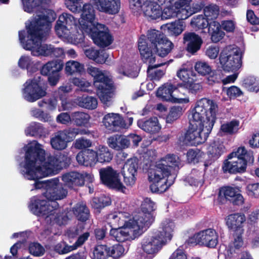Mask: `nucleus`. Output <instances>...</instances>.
Returning a JSON list of instances; mask_svg holds the SVG:
<instances>
[{"instance_id":"obj_1","label":"nucleus","mask_w":259,"mask_h":259,"mask_svg":"<svg viewBox=\"0 0 259 259\" xmlns=\"http://www.w3.org/2000/svg\"><path fill=\"white\" fill-rule=\"evenodd\" d=\"M51 21L47 15H40L38 18L26 25L25 30L19 31V39L23 48L31 51L34 56L63 58L65 52L61 48H55L51 45L42 44V40L49 35Z\"/></svg>"},{"instance_id":"obj_2","label":"nucleus","mask_w":259,"mask_h":259,"mask_svg":"<svg viewBox=\"0 0 259 259\" xmlns=\"http://www.w3.org/2000/svg\"><path fill=\"white\" fill-rule=\"evenodd\" d=\"M218 109L212 100L202 98L196 102L189 116V128L183 140L186 144L196 146L207 140L215 122Z\"/></svg>"},{"instance_id":"obj_3","label":"nucleus","mask_w":259,"mask_h":259,"mask_svg":"<svg viewBox=\"0 0 259 259\" xmlns=\"http://www.w3.org/2000/svg\"><path fill=\"white\" fill-rule=\"evenodd\" d=\"M26 147L24 162L21 174L25 179L35 181V189L44 188L46 191L51 179L44 181H39L41 178L52 175L47 174V170L45 169L43 166L42 163L45 160V151L40 147L39 144L34 146L30 145Z\"/></svg>"},{"instance_id":"obj_4","label":"nucleus","mask_w":259,"mask_h":259,"mask_svg":"<svg viewBox=\"0 0 259 259\" xmlns=\"http://www.w3.org/2000/svg\"><path fill=\"white\" fill-rule=\"evenodd\" d=\"M179 164L174 154L167 155L156 163L153 174L149 177L152 193H163L174 184L175 177L171 174V170L178 169Z\"/></svg>"},{"instance_id":"obj_5","label":"nucleus","mask_w":259,"mask_h":259,"mask_svg":"<svg viewBox=\"0 0 259 259\" xmlns=\"http://www.w3.org/2000/svg\"><path fill=\"white\" fill-rule=\"evenodd\" d=\"M146 39L140 38L138 41L139 52L141 47H145L146 52H151L155 56L157 54L161 57L167 56L174 48L172 42L168 40L165 35L159 30L151 29L148 31Z\"/></svg>"},{"instance_id":"obj_6","label":"nucleus","mask_w":259,"mask_h":259,"mask_svg":"<svg viewBox=\"0 0 259 259\" xmlns=\"http://www.w3.org/2000/svg\"><path fill=\"white\" fill-rule=\"evenodd\" d=\"M175 227V223L171 220L166 219L163 221L158 230L154 232L152 236L143 239V250L149 254L157 253L167 240L171 239Z\"/></svg>"},{"instance_id":"obj_7","label":"nucleus","mask_w":259,"mask_h":259,"mask_svg":"<svg viewBox=\"0 0 259 259\" xmlns=\"http://www.w3.org/2000/svg\"><path fill=\"white\" fill-rule=\"evenodd\" d=\"M253 161V152L247 150L245 147H239L227 156L223 162L222 169L225 174H242L246 171L247 164H252Z\"/></svg>"},{"instance_id":"obj_8","label":"nucleus","mask_w":259,"mask_h":259,"mask_svg":"<svg viewBox=\"0 0 259 259\" xmlns=\"http://www.w3.org/2000/svg\"><path fill=\"white\" fill-rule=\"evenodd\" d=\"M87 72L93 77V84L100 101L107 104L113 98L115 90L113 81L96 67H88Z\"/></svg>"},{"instance_id":"obj_9","label":"nucleus","mask_w":259,"mask_h":259,"mask_svg":"<svg viewBox=\"0 0 259 259\" xmlns=\"http://www.w3.org/2000/svg\"><path fill=\"white\" fill-rule=\"evenodd\" d=\"M219 60L223 69L226 72L236 71L242 66V54L238 48L226 47L221 51Z\"/></svg>"},{"instance_id":"obj_10","label":"nucleus","mask_w":259,"mask_h":259,"mask_svg":"<svg viewBox=\"0 0 259 259\" xmlns=\"http://www.w3.org/2000/svg\"><path fill=\"white\" fill-rule=\"evenodd\" d=\"M48 186V188L43 193V195L54 209H57L59 207L57 201L65 198L68 194V190L64 188L63 184L60 183L59 179L57 178L51 179Z\"/></svg>"},{"instance_id":"obj_11","label":"nucleus","mask_w":259,"mask_h":259,"mask_svg":"<svg viewBox=\"0 0 259 259\" xmlns=\"http://www.w3.org/2000/svg\"><path fill=\"white\" fill-rule=\"evenodd\" d=\"M86 30H84L88 33L94 43L100 48H104L110 46L113 42V37L109 33V29L105 25L96 23V25L88 28L85 26Z\"/></svg>"},{"instance_id":"obj_12","label":"nucleus","mask_w":259,"mask_h":259,"mask_svg":"<svg viewBox=\"0 0 259 259\" xmlns=\"http://www.w3.org/2000/svg\"><path fill=\"white\" fill-rule=\"evenodd\" d=\"M218 234L213 229H206L194 234L188 240L189 244L200 245L210 248H215L218 244Z\"/></svg>"},{"instance_id":"obj_13","label":"nucleus","mask_w":259,"mask_h":259,"mask_svg":"<svg viewBox=\"0 0 259 259\" xmlns=\"http://www.w3.org/2000/svg\"><path fill=\"white\" fill-rule=\"evenodd\" d=\"M46 90L35 78L27 79L23 84L22 97L28 102H34L46 96Z\"/></svg>"},{"instance_id":"obj_14","label":"nucleus","mask_w":259,"mask_h":259,"mask_svg":"<svg viewBox=\"0 0 259 259\" xmlns=\"http://www.w3.org/2000/svg\"><path fill=\"white\" fill-rule=\"evenodd\" d=\"M46 157L43 162L45 169L47 170V174H55L58 171L66 168L71 163V158L67 152L59 153L55 156L50 155Z\"/></svg>"},{"instance_id":"obj_15","label":"nucleus","mask_w":259,"mask_h":259,"mask_svg":"<svg viewBox=\"0 0 259 259\" xmlns=\"http://www.w3.org/2000/svg\"><path fill=\"white\" fill-rule=\"evenodd\" d=\"M99 175L103 184L110 188L125 193L126 188L120 182L119 173L112 167L107 166L100 168Z\"/></svg>"},{"instance_id":"obj_16","label":"nucleus","mask_w":259,"mask_h":259,"mask_svg":"<svg viewBox=\"0 0 259 259\" xmlns=\"http://www.w3.org/2000/svg\"><path fill=\"white\" fill-rule=\"evenodd\" d=\"M145 50V47H141L140 56L143 62L148 64L147 70V75L151 80H159L165 73L163 70H155V69L165 65L166 63L154 64L156 61L155 56H153L151 52H146Z\"/></svg>"},{"instance_id":"obj_17","label":"nucleus","mask_w":259,"mask_h":259,"mask_svg":"<svg viewBox=\"0 0 259 259\" xmlns=\"http://www.w3.org/2000/svg\"><path fill=\"white\" fill-rule=\"evenodd\" d=\"M153 214H146L142 211L135 214L132 218L124 222V227L133 229L134 231H137L141 234L143 230H147L154 221Z\"/></svg>"},{"instance_id":"obj_18","label":"nucleus","mask_w":259,"mask_h":259,"mask_svg":"<svg viewBox=\"0 0 259 259\" xmlns=\"http://www.w3.org/2000/svg\"><path fill=\"white\" fill-rule=\"evenodd\" d=\"M177 76L181 82L179 81V89L186 90L189 93L196 94L202 90V85L200 83L197 82L191 76L192 71L187 69H181L177 71Z\"/></svg>"},{"instance_id":"obj_19","label":"nucleus","mask_w":259,"mask_h":259,"mask_svg":"<svg viewBox=\"0 0 259 259\" xmlns=\"http://www.w3.org/2000/svg\"><path fill=\"white\" fill-rule=\"evenodd\" d=\"M64 62L60 59L49 61L40 69V73L48 76V82L51 86L56 85L60 78V72L63 69Z\"/></svg>"},{"instance_id":"obj_20","label":"nucleus","mask_w":259,"mask_h":259,"mask_svg":"<svg viewBox=\"0 0 259 259\" xmlns=\"http://www.w3.org/2000/svg\"><path fill=\"white\" fill-rule=\"evenodd\" d=\"M179 81L175 78L159 87L156 92V96L163 101H171L175 103L188 102V99H178L173 96L172 93L175 91L179 92Z\"/></svg>"},{"instance_id":"obj_21","label":"nucleus","mask_w":259,"mask_h":259,"mask_svg":"<svg viewBox=\"0 0 259 259\" xmlns=\"http://www.w3.org/2000/svg\"><path fill=\"white\" fill-rule=\"evenodd\" d=\"M138 163V159L134 157L128 158L123 165L121 174L123 177V181L127 186H132L135 184L139 167Z\"/></svg>"},{"instance_id":"obj_22","label":"nucleus","mask_w":259,"mask_h":259,"mask_svg":"<svg viewBox=\"0 0 259 259\" xmlns=\"http://www.w3.org/2000/svg\"><path fill=\"white\" fill-rule=\"evenodd\" d=\"M28 206L33 214L41 217H48L55 210L48 200L40 199L37 196L31 199Z\"/></svg>"},{"instance_id":"obj_23","label":"nucleus","mask_w":259,"mask_h":259,"mask_svg":"<svg viewBox=\"0 0 259 259\" xmlns=\"http://www.w3.org/2000/svg\"><path fill=\"white\" fill-rule=\"evenodd\" d=\"M75 24V20L72 15L63 13L59 17L56 22L55 31L59 37H66Z\"/></svg>"},{"instance_id":"obj_24","label":"nucleus","mask_w":259,"mask_h":259,"mask_svg":"<svg viewBox=\"0 0 259 259\" xmlns=\"http://www.w3.org/2000/svg\"><path fill=\"white\" fill-rule=\"evenodd\" d=\"M183 43L186 46V50L192 55L198 52L203 45L202 37L194 32H186L183 34Z\"/></svg>"},{"instance_id":"obj_25","label":"nucleus","mask_w":259,"mask_h":259,"mask_svg":"<svg viewBox=\"0 0 259 259\" xmlns=\"http://www.w3.org/2000/svg\"><path fill=\"white\" fill-rule=\"evenodd\" d=\"M96 8L100 12L109 15L117 14L120 9V0H92Z\"/></svg>"},{"instance_id":"obj_26","label":"nucleus","mask_w":259,"mask_h":259,"mask_svg":"<svg viewBox=\"0 0 259 259\" xmlns=\"http://www.w3.org/2000/svg\"><path fill=\"white\" fill-rule=\"evenodd\" d=\"M103 122L110 132H114L125 128L126 123L123 118L119 114L108 113L105 115Z\"/></svg>"},{"instance_id":"obj_27","label":"nucleus","mask_w":259,"mask_h":259,"mask_svg":"<svg viewBox=\"0 0 259 259\" xmlns=\"http://www.w3.org/2000/svg\"><path fill=\"white\" fill-rule=\"evenodd\" d=\"M81 20L79 22L81 27L83 30H86L85 26L89 28L96 25L95 22V13L93 6L91 4L83 5L81 14Z\"/></svg>"},{"instance_id":"obj_28","label":"nucleus","mask_w":259,"mask_h":259,"mask_svg":"<svg viewBox=\"0 0 259 259\" xmlns=\"http://www.w3.org/2000/svg\"><path fill=\"white\" fill-rule=\"evenodd\" d=\"M62 180L64 185L70 189L83 186V175L77 171H72L63 174Z\"/></svg>"},{"instance_id":"obj_29","label":"nucleus","mask_w":259,"mask_h":259,"mask_svg":"<svg viewBox=\"0 0 259 259\" xmlns=\"http://www.w3.org/2000/svg\"><path fill=\"white\" fill-rule=\"evenodd\" d=\"M246 217L243 213H234L228 216L226 224L234 232H244Z\"/></svg>"},{"instance_id":"obj_30","label":"nucleus","mask_w":259,"mask_h":259,"mask_svg":"<svg viewBox=\"0 0 259 259\" xmlns=\"http://www.w3.org/2000/svg\"><path fill=\"white\" fill-rule=\"evenodd\" d=\"M219 196H224L235 205H240L244 203L242 195L238 193L235 188L231 186L222 187L220 190Z\"/></svg>"},{"instance_id":"obj_31","label":"nucleus","mask_w":259,"mask_h":259,"mask_svg":"<svg viewBox=\"0 0 259 259\" xmlns=\"http://www.w3.org/2000/svg\"><path fill=\"white\" fill-rule=\"evenodd\" d=\"M137 124L140 128L150 134H156L161 130V126L156 117L141 119L138 121Z\"/></svg>"},{"instance_id":"obj_32","label":"nucleus","mask_w":259,"mask_h":259,"mask_svg":"<svg viewBox=\"0 0 259 259\" xmlns=\"http://www.w3.org/2000/svg\"><path fill=\"white\" fill-rule=\"evenodd\" d=\"M141 7L144 15L152 20H156L162 15L161 6L152 0H146Z\"/></svg>"},{"instance_id":"obj_33","label":"nucleus","mask_w":259,"mask_h":259,"mask_svg":"<svg viewBox=\"0 0 259 259\" xmlns=\"http://www.w3.org/2000/svg\"><path fill=\"white\" fill-rule=\"evenodd\" d=\"M76 159L79 164L85 166H92L97 161L95 151L90 149H85L78 152Z\"/></svg>"},{"instance_id":"obj_34","label":"nucleus","mask_w":259,"mask_h":259,"mask_svg":"<svg viewBox=\"0 0 259 259\" xmlns=\"http://www.w3.org/2000/svg\"><path fill=\"white\" fill-rule=\"evenodd\" d=\"M72 211L75 219L81 223L86 222L91 217L89 208L86 203L82 201L75 204L72 208Z\"/></svg>"},{"instance_id":"obj_35","label":"nucleus","mask_w":259,"mask_h":259,"mask_svg":"<svg viewBox=\"0 0 259 259\" xmlns=\"http://www.w3.org/2000/svg\"><path fill=\"white\" fill-rule=\"evenodd\" d=\"M183 24V20L179 19L171 23L163 24L161 29L168 35L177 36L184 30L185 27Z\"/></svg>"},{"instance_id":"obj_36","label":"nucleus","mask_w":259,"mask_h":259,"mask_svg":"<svg viewBox=\"0 0 259 259\" xmlns=\"http://www.w3.org/2000/svg\"><path fill=\"white\" fill-rule=\"evenodd\" d=\"M110 223H111V227L109 229V236L112 239L119 242H123L128 240L129 233L125 231L127 228L124 227V224L122 227L118 225V227L116 228L114 227L112 221H110Z\"/></svg>"},{"instance_id":"obj_37","label":"nucleus","mask_w":259,"mask_h":259,"mask_svg":"<svg viewBox=\"0 0 259 259\" xmlns=\"http://www.w3.org/2000/svg\"><path fill=\"white\" fill-rule=\"evenodd\" d=\"M225 150V147L223 142L215 140L210 144L207 153L210 160L214 161L224 153Z\"/></svg>"},{"instance_id":"obj_38","label":"nucleus","mask_w":259,"mask_h":259,"mask_svg":"<svg viewBox=\"0 0 259 259\" xmlns=\"http://www.w3.org/2000/svg\"><path fill=\"white\" fill-rule=\"evenodd\" d=\"M74 102L79 107L88 110L95 109L98 106L97 99L87 95L77 97Z\"/></svg>"},{"instance_id":"obj_39","label":"nucleus","mask_w":259,"mask_h":259,"mask_svg":"<svg viewBox=\"0 0 259 259\" xmlns=\"http://www.w3.org/2000/svg\"><path fill=\"white\" fill-rule=\"evenodd\" d=\"M107 142L110 148L117 151L128 148V141L126 137L124 135H114L108 139Z\"/></svg>"},{"instance_id":"obj_40","label":"nucleus","mask_w":259,"mask_h":259,"mask_svg":"<svg viewBox=\"0 0 259 259\" xmlns=\"http://www.w3.org/2000/svg\"><path fill=\"white\" fill-rule=\"evenodd\" d=\"M84 54L90 59L99 64H103L108 57V55L104 50H96L90 48L84 51Z\"/></svg>"},{"instance_id":"obj_41","label":"nucleus","mask_w":259,"mask_h":259,"mask_svg":"<svg viewBox=\"0 0 259 259\" xmlns=\"http://www.w3.org/2000/svg\"><path fill=\"white\" fill-rule=\"evenodd\" d=\"M208 32L210 35L211 40L214 43L218 42L222 39L225 34L222 30L220 23L218 21L210 22Z\"/></svg>"},{"instance_id":"obj_42","label":"nucleus","mask_w":259,"mask_h":259,"mask_svg":"<svg viewBox=\"0 0 259 259\" xmlns=\"http://www.w3.org/2000/svg\"><path fill=\"white\" fill-rule=\"evenodd\" d=\"M65 72L67 75H81L84 72V65L76 61H68L65 64Z\"/></svg>"},{"instance_id":"obj_43","label":"nucleus","mask_w":259,"mask_h":259,"mask_svg":"<svg viewBox=\"0 0 259 259\" xmlns=\"http://www.w3.org/2000/svg\"><path fill=\"white\" fill-rule=\"evenodd\" d=\"M27 136L36 138L45 137L47 134V130L43 126L41 123L34 122H32L25 130Z\"/></svg>"},{"instance_id":"obj_44","label":"nucleus","mask_w":259,"mask_h":259,"mask_svg":"<svg viewBox=\"0 0 259 259\" xmlns=\"http://www.w3.org/2000/svg\"><path fill=\"white\" fill-rule=\"evenodd\" d=\"M50 143L52 147L57 150H63L68 146V142L60 131L56 133L51 138Z\"/></svg>"},{"instance_id":"obj_45","label":"nucleus","mask_w":259,"mask_h":259,"mask_svg":"<svg viewBox=\"0 0 259 259\" xmlns=\"http://www.w3.org/2000/svg\"><path fill=\"white\" fill-rule=\"evenodd\" d=\"M194 68L199 74L203 76L212 73V75H210L208 78V81L212 82H215L217 81V76L214 75V73L212 72L211 67L207 63L202 61L197 62Z\"/></svg>"},{"instance_id":"obj_46","label":"nucleus","mask_w":259,"mask_h":259,"mask_svg":"<svg viewBox=\"0 0 259 259\" xmlns=\"http://www.w3.org/2000/svg\"><path fill=\"white\" fill-rule=\"evenodd\" d=\"M97 161L100 163L110 162L113 158V154L108 147L104 145H99L95 151Z\"/></svg>"},{"instance_id":"obj_47","label":"nucleus","mask_w":259,"mask_h":259,"mask_svg":"<svg viewBox=\"0 0 259 259\" xmlns=\"http://www.w3.org/2000/svg\"><path fill=\"white\" fill-rule=\"evenodd\" d=\"M72 122L77 126L87 127L90 123V115L85 112L76 111L71 113Z\"/></svg>"},{"instance_id":"obj_48","label":"nucleus","mask_w":259,"mask_h":259,"mask_svg":"<svg viewBox=\"0 0 259 259\" xmlns=\"http://www.w3.org/2000/svg\"><path fill=\"white\" fill-rule=\"evenodd\" d=\"M239 125V121L234 119L222 124L220 132L225 135H233L238 133Z\"/></svg>"},{"instance_id":"obj_49","label":"nucleus","mask_w":259,"mask_h":259,"mask_svg":"<svg viewBox=\"0 0 259 259\" xmlns=\"http://www.w3.org/2000/svg\"><path fill=\"white\" fill-rule=\"evenodd\" d=\"M107 244H97L94 248L92 259H108L109 250Z\"/></svg>"},{"instance_id":"obj_50","label":"nucleus","mask_w":259,"mask_h":259,"mask_svg":"<svg viewBox=\"0 0 259 259\" xmlns=\"http://www.w3.org/2000/svg\"><path fill=\"white\" fill-rule=\"evenodd\" d=\"M220 7L217 4H210L204 9V16L210 22L217 21L215 20L220 14Z\"/></svg>"},{"instance_id":"obj_51","label":"nucleus","mask_w":259,"mask_h":259,"mask_svg":"<svg viewBox=\"0 0 259 259\" xmlns=\"http://www.w3.org/2000/svg\"><path fill=\"white\" fill-rule=\"evenodd\" d=\"M50 0H22L24 11L29 13H33L35 9L47 4Z\"/></svg>"},{"instance_id":"obj_52","label":"nucleus","mask_w":259,"mask_h":259,"mask_svg":"<svg viewBox=\"0 0 259 259\" xmlns=\"http://www.w3.org/2000/svg\"><path fill=\"white\" fill-rule=\"evenodd\" d=\"M184 111L183 107L180 106H174L170 107L166 117V122L174 123L183 115Z\"/></svg>"},{"instance_id":"obj_53","label":"nucleus","mask_w":259,"mask_h":259,"mask_svg":"<svg viewBox=\"0 0 259 259\" xmlns=\"http://www.w3.org/2000/svg\"><path fill=\"white\" fill-rule=\"evenodd\" d=\"M111 204V198L105 195H101L99 197H95L93 199V207L96 209H101Z\"/></svg>"},{"instance_id":"obj_54","label":"nucleus","mask_w":259,"mask_h":259,"mask_svg":"<svg viewBox=\"0 0 259 259\" xmlns=\"http://www.w3.org/2000/svg\"><path fill=\"white\" fill-rule=\"evenodd\" d=\"M180 12L179 8L177 7L172 5H168L164 8L163 10H162L161 7L160 17L161 19H168L172 17H177L178 14Z\"/></svg>"},{"instance_id":"obj_55","label":"nucleus","mask_w":259,"mask_h":259,"mask_svg":"<svg viewBox=\"0 0 259 259\" xmlns=\"http://www.w3.org/2000/svg\"><path fill=\"white\" fill-rule=\"evenodd\" d=\"M109 257L113 259H119L124 254L125 248L122 245L116 244L112 246L108 245Z\"/></svg>"},{"instance_id":"obj_56","label":"nucleus","mask_w":259,"mask_h":259,"mask_svg":"<svg viewBox=\"0 0 259 259\" xmlns=\"http://www.w3.org/2000/svg\"><path fill=\"white\" fill-rule=\"evenodd\" d=\"M204 153L198 148L190 149L187 152V159L190 163H197L199 162Z\"/></svg>"},{"instance_id":"obj_57","label":"nucleus","mask_w":259,"mask_h":259,"mask_svg":"<svg viewBox=\"0 0 259 259\" xmlns=\"http://www.w3.org/2000/svg\"><path fill=\"white\" fill-rule=\"evenodd\" d=\"M243 233L241 232L233 233L234 240L229 245L231 252H235L236 249H239L242 247L244 243L242 237Z\"/></svg>"},{"instance_id":"obj_58","label":"nucleus","mask_w":259,"mask_h":259,"mask_svg":"<svg viewBox=\"0 0 259 259\" xmlns=\"http://www.w3.org/2000/svg\"><path fill=\"white\" fill-rule=\"evenodd\" d=\"M191 24L199 29H203L209 28L210 21L206 17L200 15L192 19Z\"/></svg>"},{"instance_id":"obj_59","label":"nucleus","mask_w":259,"mask_h":259,"mask_svg":"<svg viewBox=\"0 0 259 259\" xmlns=\"http://www.w3.org/2000/svg\"><path fill=\"white\" fill-rule=\"evenodd\" d=\"M242 86L251 92H257L259 90L256 78L252 76L244 78L242 81Z\"/></svg>"},{"instance_id":"obj_60","label":"nucleus","mask_w":259,"mask_h":259,"mask_svg":"<svg viewBox=\"0 0 259 259\" xmlns=\"http://www.w3.org/2000/svg\"><path fill=\"white\" fill-rule=\"evenodd\" d=\"M39 107H46L49 110H54L57 105V100L55 97L46 98L38 102Z\"/></svg>"},{"instance_id":"obj_61","label":"nucleus","mask_w":259,"mask_h":259,"mask_svg":"<svg viewBox=\"0 0 259 259\" xmlns=\"http://www.w3.org/2000/svg\"><path fill=\"white\" fill-rule=\"evenodd\" d=\"M155 209V203L149 198H145L141 205V211L146 214H153Z\"/></svg>"},{"instance_id":"obj_62","label":"nucleus","mask_w":259,"mask_h":259,"mask_svg":"<svg viewBox=\"0 0 259 259\" xmlns=\"http://www.w3.org/2000/svg\"><path fill=\"white\" fill-rule=\"evenodd\" d=\"M202 172L196 169H193L190 176L188 178V182L191 186H198L202 180Z\"/></svg>"},{"instance_id":"obj_63","label":"nucleus","mask_w":259,"mask_h":259,"mask_svg":"<svg viewBox=\"0 0 259 259\" xmlns=\"http://www.w3.org/2000/svg\"><path fill=\"white\" fill-rule=\"evenodd\" d=\"M71 82L73 85L79 88L80 91L89 92L88 88L91 87V84L85 79L83 78L74 77L72 78Z\"/></svg>"},{"instance_id":"obj_64","label":"nucleus","mask_w":259,"mask_h":259,"mask_svg":"<svg viewBox=\"0 0 259 259\" xmlns=\"http://www.w3.org/2000/svg\"><path fill=\"white\" fill-rule=\"evenodd\" d=\"M68 143L73 141L78 135L77 128L69 127L60 131Z\"/></svg>"}]
</instances>
